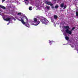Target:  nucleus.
Listing matches in <instances>:
<instances>
[{"mask_svg": "<svg viewBox=\"0 0 78 78\" xmlns=\"http://www.w3.org/2000/svg\"><path fill=\"white\" fill-rule=\"evenodd\" d=\"M26 16H24L23 15H22L21 16V17L23 18V19H24V18H25Z\"/></svg>", "mask_w": 78, "mask_h": 78, "instance_id": "ddd939ff", "label": "nucleus"}, {"mask_svg": "<svg viewBox=\"0 0 78 78\" xmlns=\"http://www.w3.org/2000/svg\"><path fill=\"white\" fill-rule=\"evenodd\" d=\"M54 0L55 1H56V0Z\"/></svg>", "mask_w": 78, "mask_h": 78, "instance_id": "cd10ccee", "label": "nucleus"}, {"mask_svg": "<svg viewBox=\"0 0 78 78\" xmlns=\"http://www.w3.org/2000/svg\"><path fill=\"white\" fill-rule=\"evenodd\" d=\"M64 4L63 3H62L60 5V7H61V8H63V7H64Z\"/></svg>", "mask_w": 78, "mask_h": 78, "instance_id": "6e6552de", "label": "nucleus"}, {"mask_svg": "<svg viewBox=\"0 0 78 78\" xmlns=\"http://www.w3.org/2000/svg\"><path fill=\"white\" fill-rule=\"evenodd\" d=\"M5 0H2V2H5Z\"/></svg>", "mask_w": 78, "mask_h": 78, "instance_id": "5701e85b", "label": "nucleus"}, {"mask_svg": "<svg viewBox=\"0 0 78 78\" xmlns=\"http://www.w3.org/2000/svg\"><path fill=\"white\" fill-rule=\"evenodd\" d=\"M29 10H30V11H31V10H32L31 9V7H29Z\"/></svg>", "mask_w": 78, "mask_h": 78, "instance_id": "4468645a", "label": "nucleus"}, {"mask_svg": "<svg viewBox=\"0 0 78 78\" xmlns=\"http://www.w3.org/2000/svg\"><path fill=\"white\" fill-rule=\"evenodd\" d=\"M25 1L26 2H27V1H28V0H25Z\"/></svg>", "mask_w": 78, "mask_h": 78, "instance_id": "b1692460", "label": "nucleus"}, {"mask_svg": "<svg viewBox=\"0 0 78 78\" xmlns=\"http://www.w3.org/2000/svg\"><path fill=\"white\" fill-rule=\"evenodd\" d=\"M77 51H78V50H77Z\"/></svg>", "mask_w": 78, "mask_h": 78, "instance_id": "c85d7f7f", "label": "nucleus"}, {"mask_svg": "<svg viewBox=\"0 0 78 78\" xmlns=\"http://www.w3.org/2000/svg\"><path fill=\"white\" fill-rule=\"evenodd\" d=\"M20 18L21 19L20 20V19H18V20L20 21L23 24H25V26L27 27H29V24L27 23V24L23 20V19L22 18Z\"/></svg>", "mask_w": 78, "mask_h": 78, "instance_id": "f03ea898", "label": "nucleus"}, {"mask_svg": "<svg viewBox=\"0 0 78 78\" xmlns=\"http://www.w3.org/2000/svg\"><path fill=\"white\" fill-rule=\"evenodd\" d=\"M17 15H21V13L19 12L17 14Z\"/></svg>", "mask_w": 78, "mask_h": 78, "instance_id": "412c9836", "label": "nucleus"}, {"mask_svg": "<svg viewBox=\"0 0 78 78\" xmlns=\"http://www.w3.org/2000/svg\"><path fill=\"white\" fill-rule=\"evenodd\" d=\"M14 20H16V19H14Z\"/></svg>", "mask_w": 78, "mask_h": 78, "instance_id": "393cba45", "label": "nucleus"}, {"mask_svg": "<svg viewBox=\"0 0 78 78\" xmlns=\"http://www.w3.org/2000/svg\"><path fill=\"white\" fill-rule=\"evenodd\" d=\"M9 23H10V21H9Z\"/></svg>", "mask_w": 78, "mask_h": 78, "instance_id": "a878e982", "label": "nucleus"}, {"mask_svg": "<svg viewBox=\"0 0 78 78\" xmlns=\"http://www.w3.org/2000/svg\"><path fill=\"white\" fill-rule=\"evenodd\" d=\"M63 7H64L63 9H66V8H67V6L65 5Z\"/></svg>", "mask_w": 78, "mask_h": 78, "instance_id": "2eb2a0df", "label": "nucleus"}, {"mask_svg": "<svg viewBox=\"0 0 78 78\" xmlns=\"http://www.w3.org/2000/svg\"><path fill=\"white\" fill-rule=\"evenodd\" d=\"M76 16H78V12H76Z\"/></svg>", "mask_w": 78, "mask_h": 78, "instance_id": "a211bd4d", "label": "nucleus"}, {"mask_svg": "<svg viewBox=\"0 0 78 78\" xmlns=\"http://www.w3.org/2000/svg\"><path fill=\"white\" fill-rule=\"evenodd\" d=\"M52 8L54 9L55 8V7H54L53 6H52Z\"/></svg>", "mask_w": 78, "mask_h": 78, "instance_id": "4be33fe9", "label": "nucleus"}, {"mask_svg": "<svg viewBox=\"0 0 78 78\" xmlns=\"http://www.w3.org/2000/svg\"><path fill=\"white\" fill-rule=\"evenodd\" d=\"M25 18L26 20L28 22V19L27 17L26 16V17H25Z\"/></svg>", "mask_w": 78, "mask_h": 78, "instance_id": "f3484780", "label": "nucleus"}, {"mask_svg": "<svg viewBox=\"0 0 78 78\" xmlns=\"http://www.w3.org/2000/svg\"><path fill=\"white\" fill-rule=\"evenodd\" d=\"M34 22L36 23L35 25V26H37V25H38V24L39 23H40V21H37V19L36 18H34Z\"/></svg>", "mask_w": 78, "mask_h": 78, "instance_id": "7ed1b4c3", "label": "nucleus"}, {"mask_svg": "<svg viewBox=\"0 0 78 78\" xmlns=\"http://www.w3.org/2000/svg\"><path fill=\"white\" fill-rule=\"evenodd\" d=\"M75 27H74L72 28V30H71V31H72V30H75Z\"/></svg>", "mask_w": 78, "mask_h": 78, "instance_id": "aec40b11", "label": "nucleus"}, {"mask_svg": "<svg viewBox=\"0 0 78 78\" xmlns=\"http://www.w3.org/2000/svg\"><path fill=\"white\" fill-rule=\"evenodd\" d=\"M0 8H2V9H6V7L1 5H0Z\"/></svg>", "mask_w": 78, "mask_h": 78, "instance_id": "423d86ee", "label": "nucleus"}, {"mask_svg": "<svg viewBox=\"0 0 78 78\" xmlns=\"http://www.w3.org/2000/svg\"><path fill=\"white\" fill-rule=\"evenodd\" d=\"M41 22H42V23H44L45 24H46V25H47V24L48 23L46 22V20H45V18H44L41 19Z\"/></svg>", "mask_w": 78, "mask_h": 78, "instance_id": "20e7f679", "label": "nucleus"}, {"mask_svg": "<svg viewBox=\"0 0 78 78\" xmlns=\"http://www.w3.org/2000/svg\"><path fill=\"white\" fill-rule=\"evenodd\" d=\"M49 5H50V6H53V5L51 3H51H50L49 4Z\"/></svg>", "mask_w": 78, "mask_h": 78, "instance_id": "6ab92c4d", "label": "nucleus"}, {"mask_svg": "<svg viewBox=\"0 0 78 78\" xmlns=\"http://www.w3.org/2000/svg\"><path fill=\"white\" fill-rule=\"evenodd\" d=\"M54 18L55 19H58V16L56 15H54Z\"/></svg>", "mask_w": 78, "mask_h": 78, "instance_id": "1a4fd4ad", "label": "nucleus"}, {"mask_svg": "<svg viewBox=\"0 0 78 78\" xmlns=\"http://www.w3.org/2000/svg\"><path fill=\"white\" fill-rule=\"evenodd\" d=\"M49 43H50V45H51V44H52V42H53V41H49Z\"/></svg>", "mask_w": 78, "mask_h": 78, "instance_id": "f8f14e48", "label": "nucleus"}, {"mask_svg": "<svg viewBox=\"0 0 78 78\" xmlns=\"http://www.w3.org/2000/svg\"><path fill=\"white\" fill-rule=\"evenodd\" d=\"M45 4H47V5H50V4L51 3L50 2L46 1L45 2Z\"/></svg>", "mask_w": 78, "mask_h": 78, "instance_id": "0eeeda50", "label": "nucleus"}, {"mask_svg": "<svg viewBox=\"0 0 78 78\" xmlns=\"http://www.w3.org/2000/svg\"><path fill=\"white\" fill-rule=\"evenodd\" d=\"M59 8V6L58 5H56L55 6V9H57V8Z\"/></svg>", "mask_w": 78, "mask_h": 78, "instance_id": "9b49d317", "label": "nucleus"}, {"mask_svg": "<svg viewBox=\"0 0 78 78\" xmlns=\"http://www.w3.org/2000/svg\"><path fill=\"white\" fill-rule=\"evenodd\" d=\"M46 8H47L48 10H49V9L50 8V7H48V6H46Z\"/></svg>", "mask_w": 78, "mask_h": 78, "instance_id": "dca6fc26", "label": "nucleus"}, {"mask_svg": "<svg viewBox=\"0 0 78 78\" xmlns=\"http://www.w3.org/2000/svg\"><path fill=\"white\" fill-rule=\"evenodd\" d=\"M11 18H7L6 19H4V20H5V21H7V22H8V21H10V20H11Z\"/></svg>", "mask_w": 78, "mask_h": 78, "instance_id": "39448f33", "label": "nucleus"}, {"mask_svg": "<svg viewBox=\"0 0 78 78\" xmlns=\"http://www.w3.org/2000/svg\"><path fill=\"white\" fill-rule=\"evenodd\" d=\"M65 29H67L65 30L66 32V33H68L69 34H72V31L69 30V29H70V27L69 26H66L64 27Z\"/></svg>", "mask_w": 78, "mask_h": 78, "instance_id": "f257e3e1", "label": "nucleus"}, {"mask_svg": "<svg viewBox=\"0 0 78 78\" xmlns=\"http://www.w3.org/2000/svg\"><path fill=\"white\" fill-rule=\"evenodd\" d=\"M9 23H8L7 24V25H9Z\"/></svg>", "mask_w": 78, "mask_h": 78, "instance_id": "bb28decb", "label": "nucleus"}, {"mask_svg": "<svg viewBox=\"0 0 78 78\" xmlns=\"http://www.w3.org/2000/svg\"><path fill=\"white\" fill-rule=\"evenodd\" d=\"M65 39H66V40L68 41V40H69V37H68L67 36H66L65 37Z\"/></svg>", "mask_w": 78, "mask_h": 78, "instance_id": "9d476101", "label": "nucleus"}]
</instances>
